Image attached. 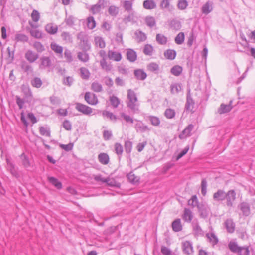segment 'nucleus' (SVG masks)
<instances>
[{"label": "nucleus", "mask_w": 255, "mask_h": 255, "mask_svg": "<svg viewBox=\"0 0 255 255\" xmlns=\"http://www.w3.org/2000/svg\"><path fill=\"white\" fill-rule=\"evenodd\" d=\"M126 104L127 107L130 109L133 113H136L139 112V103L136 94L131 89L128 90Z\"/></svg>", "instance_id": "1"}, {"label": "nucleus", "mask_w": 255, "mask_h": 255, "mask_svg": "<svg viewBox=\"0 0 255 255\" xmlns=\"http://www.w3.org/2000/svg\"><path fill=\"white\" fill-rule=\"evenodd\" d=\"M236 199V193L234 190H230L226 193V205L227 207L231 208L233 206L234 201Z\"/></svg>", "instance_id": "2"}, {"label": "nucleus", "mask_w": 255, "mask_h": 255, "mask_svg": "<svg viewBox=\"0 0 255 255\" xmlns=\"http://www.w3.org/2000/svg\"><path fill=\"white\" fill-rule=\"evenodd\" d=\"M136 123L134 125V128L137 132L144 133L149 132L151 129L146 125L142 121L135 120Z\"/></svg>", "instance_id": "3"}, {"label": "nucleus", "mask_w": 255, "mask_h": 255, "mask_svg": "<svg viewBox=\"0 0 255 255\" xmlns=\"http://www.w3.org/2000/svg\"><path fill=\"white\" fill-rule=\"evenodd\" d=\"M75 109L85 115H89L93 112L92 108L80 103H76L75 104Z\"/></svg>", "instance_id": "4"}, {"label": "nucleus", "mask_w": 255, "mask_h": 255, "mask_svg": "<svg viewBox=\"0 0 255 255\" xmlns=\"http://www.w3.org/2000/svg\"><path fill=\"white\" fill-rule=\"evenodd\" d=\"M197 208L200 213V216L202 218H206L208 217L210 212V208L208 206L204 203H200Z\"/></svg>", "instance_id": "5"}, {"label": "nucleus", "mask_w": 255, "mask_h": 255, "mask_svg": "<svg viewBox=\"0 0 255 255\" xmlns=\"http://www.w3.org/2000/svg\"><path fill=\"white\" fill-rule=\"evenodd\" d=\"M84 98L87 103L91 105H95L98 103V99L96 94L90 92L85 93Z\"/></svg>", "instance_id": "6"}, {"label": "nucleus", "mask_w": 255, "mask_h": 255, "mask_svg": "<svg viewBox=\"0 0 255 255\" xmlns=\"http://www.w3.org/2000/svg\"><path fill=\"white\" fill-rule=\"evenodd\" d=\"M40 61L39 67L40 69H45L52 65V61L49 57L42 56L40 58Z\"/></svg>", "instance_id": "7"}, {"label": "nucleus", "mask_w": 255, "mask_h": 255, "mask_svg": "<svg viewBox=\"0 0 255 255\" xmlns=\"http://www.w3.org/2000/svg\"><path fill=\"white\" fill-rule=\"evenodd\" d=\"M25 58L30 63H32L38 59L39 55L34 51L28 50L25 53Z\"/></svg>", "instance_id": "8"}, {"label": "nucleus", "mask_w": 255, "mask_h": 255, "mask_svg": "<svg viewBox=\"0 0 255 255\" xmlns=\"http://www.w3.org/2000/svg\"><path fill=\"white\" fill-rule=\"evenodd\" d=\"M192 226L193 232L195 236H203L204 232L200 227L198 221L196 219L192 222Z\"/></svg>", "instance_id": "9"}, {"label": "nucleus", "mask_w": 255, "mask_h": 255, "mask_svg": "<svg viewBox=\"0 0 255 255\" xmlns=\"http://www.w3.org/2000/svg\"><path fill=\"white\" fill-rule=\"evenodd\" d=\"M106 3L105 0H99L97 3L92 6L90 9L91 12L93 14H96L99 13L102 8L104 7V5Z\"/></svg>", "instance_id": "10"}, {"label": "nucleus", "mask_w": 255, "mask_h": 255, "mask_svg": "<svg viewBox=\"0 0 255 255\" xmlns=\"http://www.w3.org/2000/svg\"><path fill=\"white\" fill-rule=\"evenodd\" d=\"M238 208L242 211L243 216H248L251 213L250 205L247 202H241L238 205Z\"/></svg>", "instance_id": "11"}, {"label": "nucleus", "mask_w": 255, "mask_h": 255, "mask_svg": "<svg viewBox=\"0 0 255 255\" xmlns=\"http://www.w3.org/2000/svg\"><path fill=\"white\" fill-rule=\"evenodd\" d=\"M107 57L110 60L119 62L122 59V56L120 52L113 50H109Z\"/></svg>", "instance_id": "12"}, {"label": "nucleus", "mask_w": 255, "mask_h": 255, "mask_svg": "<svg viewBox=\"0 0 255 255\" xmlns=\"http://www.w3.org/2000/svg\"><path fill=\"white\" fill-rule=\"evenodd\" d=\"M182 249L183 252L186 255H192L193 253L192 243L189 241H186L182 243Z\"/></svg>", "instance_id": "13"}, {"label": "nucleus", "mask_w": 255, "mask_h": 255, "mask_svg": "<svg viewBox=\"0 0 255 255\" xmlns=\"http://www.w3.org/2000/svg\"><path fill=\"white\" fill-rule=\"evenodd\" d=\"M194 128V125L192 124H189L186 128L182 131L181 134L179 135V137L181 139H185L188 136L191 135V131Z\"/></svg>", "instance_id": "14"}, {"label": "nucleus", "mask_w": 255, "mask_h": 255, "mask_svg": "<svg viewBox=\"0 0 255 255\" xmlns=\"http://www.w3.org/2000/svg\"><path fill=\"white\" fill-rule=\"evenodd\" d=\"M182 218L185 222H191L193 218V214L191 210L187 208H184Z\"/></svg>", "instance_id": "15"}, {"label": "nucleus", "mask_w": 255, "mask_h": 255, "mask_svg": "<svg viewBox=\"0 0 255 255\" xmlns=\"http://www.w3.org/2000/svg\"><path fill=\"white\" fill-rule=\"evenodd\" d=\"M226 193L223 190L219 189L214 193L213 199L217 202H222L225 200Z\"/></svg>", "instance_id": "16"}, {"label": "nucleus", "mask_w": 255, "mask_h": 255, "mask_svg": "<svg viewBox=\"0 0 255 255\" xmlns=\"http://www.w3.org/2000/svg\"><path fill=\"white\" fill-rule=\"evenodd\" d=\"M224 225L228 233H232L234 232L235 224L232 219H227L225 221Z\"/></svg>", "instance_id": "17"}, {"label": "nucleus", "mask_w": 255, "mask_h": 255, "mask_svg": "<svg viewBox=\"0 0 255 255\" xmlns=\"http://www.w3.org/2000/svg\"><path fill=\"white\" fill-rule=\"evenodd\" d=\"M232 103V101H230L229 104L226 105L223 103L221 104L218 109V113L223 114L230 112L232 109V106H231Z\"/></svg>", "instance_id": "18"}, {"label": "nucleus", "mask_w": 255, "mask_h": 255, "mask_svg": "<svg viewBox=\"0 0 255 255\" xmlns=\"http://www.w3.org/2000/svg\"><path fill=\"white\" fill-rule=\"evenodd\" d=\"M45 29L48 33L51 35H54L57 32L58 27L53 23H50L46 25Z\"/></svg>", "instance_id": "19"}, {"label": "nucleus", "mask_w": 255, "mask_h": 255, "mask_svg": "<svg viewBox=\"0 0 255 255\" xmlns=\"http://www.w3.org/2000/svg\"><path fill=\"white\" fill-rule=\"evenodd\" d=\"M20 67L22 71L27 74L33 72V69L31 65L25 61H21L20 63Z\"/></svg>", "instance_id": "20"}, {"label": "nucleus", "mask_w": 255, "mask_h": 255, "mask_svg": "<svg viewBox=\"0 0 255 255\" xmlns=\"http://www.w3.org/2000/svg\"><path fill=\"white\" fill-rule=\"evenodd\" d=\"M127 58L130 62H135L137 59L136 52L131 49H128L127 52Z\"/></svg>", "instance_id": "21"}, {"label": "nucleus", "mask_w": 255, "mask_h": 255, "mask_svg": "<svg viewBox=\"0 0 255 255\" xmlns=\"http://www.w3.org/2000/svg\"><path fill=\"white\" fill-rule=\"evenodd\" d=\"M134 74L136 78L140 80H144L147 77L146 73L142 69H136L134 71Z\"/></svg>", "instance_id": "22"}, {"label": "nucleus", "mask_w": 255, "mask_h": 255, "mask_svg": "<svg viewBox=\"0 0 255 255\" xmlns=\"http://www.w3.org/2000/svg\"><path fill=\"white\" fill-rule=\"evenodd\" d=\"M172 228L175 232H178L182 230L181 220L179 218L175 219L172 223Z\"/></svg>", "instance_id": "23"}, {"label": "nucleus", "mask_w": 255, "mask_h": 255, "mask_svg": "<svg viewBox=\"0 0 255 255\" xmlns=\"http://www.w3.org/2000/svg\"><path fill=\"white\" fill-rule=\"evenodd\" d=\"M182 90V86L180 83H173L170 85V92L172 94H178Z\"/></svg>", "instance_id": "24"}, {"label": "nucleus", "mask_w": 255, "mask_h": 255, "mask_svg": "<svg viewBox=\"0 0 255 255\" xmlns=\"http://www.w3.org/2000/svg\"><path fill=\"white\" fill-rule=\"evenodd\" d=\"M164 55L166 59L172 60L176 57V52L174 50L169 49L164 51Z\"/></svg>", "instance_id": "25"}, {"label": "nucleus", "mask_w": 255, "mask_h": 255, "mask_svg": "<svg viewBox=\"0 0 255 255\" xmlns=\"http://www.w3.org/2000/svg\"><path fill=\"white\" fill-rule=\"evenodd\" d=\"M136 39L138 42L145 41L147 39L146 35L140 30H137L135 32Z\"/></svg>", "instance_id": "26"}, {"label": "nucleus", "mask_w": 255, "mask_h": 255, "mask_svg": "<svg viewBox=\"0 0 255 255\" xmlns=\"http://www.w3.org/2000/svg\"><path fill=\"white\" fill-rule=\"evenodd\" d=\"M7 162V170L10 171L11 174L14 176H17L18 173L15 169L14 165L10 162L9 159H6Z\"/></svg>", "instance_id": "27"}, {"label": "nucleus", "mask_w": 255, "mask_h": 255, "mask_svg": "<svg viewBox=\"0 0 255 255\" xmlns=\"http://www.w3.org/2000/svg\"><path fill=\"white\" fill-rule=\"evenodd\" d=\"M143 7L146 9H153L156 8V4L154 0H146L143 2Z\"/></svg>", "instance_id": "28"}, {"label": "nucleus", "mask_w": 255, "mask_h": 255, "mask_svg": "<svg viewBox=\"0 0 255 255\" xmlns=\"http://www.w3.org/2000/svg\"><path fill=\"white\" fill-rule=\"evenodd\" d=\"M98 158L99 161L103 165H107L109 162V157L107 153H101Z\"/></svg>", "instance_id": "29"}, {"label": "nucleus", "mask_w": 255, "mask_h": 255, "mask_svg": "<svg viewBox=\"0 0 255 255\" xmlns=\"http://www.w3.org/2000/svg\"><path fill=\"white\" fill-rule=\"evenodd\" d=\"M156 40L157 42L160 45H165L168 42L167 37L162 34H157L156 35Z\"/></svg>", "instance_id": "30"}, {"label": "nucleus", "mask_w": 255, "mask_h": 255, "mask_svg": "<svg viewBox=\"0 0 255 255\" xmlns=\"http://www.w3.org/2000/svg\"><path fill=\"white\" fill-rule=\"evenodd\" d=\"M49 182L57 189H60L62 187V183L57 178L54 177H49L48 178Z\"/></svg>", "instance_id": "31"}, {"label": "nucleus", "mask_w": 255, "mask_h": 255, "mask_svg": "<svg viewBox=\"0 0 255 255\" xmlns=\"http://www.w3.org/2000/svg\"><path fill=\"white\" fill-rule=\"evenodd\" d=\"M168 22L169 26L173 29L178 30L181 27V23L177 20L172 19Z\"/></svg>", "instance_id": "32"}, {"label": "nucleus", "mask_w": 255, "mask_h": 255, "mask_svg": "<svg viewBox=\"0 0 255 255\" xmlns=\"http://www.w3.org/2000/svg\"><path fill=\"white\" fill-rule=\"evenodd\" d=\"M147 118L151 124L153 126L158 127L160 126L161 122L158 117L154 116H149L147 117Z\"/></svg>", "instance_id": "33"}, {"label": "nucleus", "mask_w": 255, "mask_h": 255, "mask_svg": "<svg viewBox=\"0 0 255 255\" xmlns=\"http://www.w3.org/2000/svg\"><path fill=\"white\" fill-rule=\"evenodd\" d=\"M212 3L208 1L202 7L201 10L203 14H208L212 10Z\"/></svg>", "instance_id": "34"}, {"label": "nucleus", "mask_w": 255, "mask_h": 255, "mask_svg": "<svg viewBox=\"0 0 255 255\" xmlns=\"http://www.w3.org/2000/svg\"><path fill=\"white\" fill-rule=\"evenodd\" d=\"M50 46L51 48L53 51H54L56 53L60 54L61 56H62L63 48L61 46H60L55 43H52Z\"/></svg>", "instance_id": "35"}, {"label": "nucleus", "mask_w": 255, "mask_h": 255, "mask_svg": "<svg viewBox=\"0 0 255 255\" xmlns=\"http://www.w3.org/2000/svg\"><path fill=\"white\" fill-rule=\"evenodd\" d=\"M160 7L162 9H166L169 11L173 9V6L170 4L169 0H162Z\"/></svg>", "instance_id": "36"}, {"label": "nucleus", "mask_w": 255, "mask_h": 255, "mask_svg": "<svg viewBox=\"0 0 255 255\" xmlns=\"http://www.w3.org/2000/svg\"><path fill=\"white\" fill-rule=\"evenodd\" d=\"M30 83L33 87L36 88H40L43 83L42 80L40 78L37 77L32 79L31 80Z\"/></svg>", "instance_id": "37"}, {"label": "nucleus", "mask_w": 255, "mask_h": 255, "mask_svg": "<svg viewBox=\"0 0 255 255\" xmlns=\"http://www.w3.org/2000/svg\"><path fill=\"white\" fill-rule=\"evenodd\" d=\"M206 236L213 246L216 245L218 243V239L214 233H207Z\"/></svg>", "instance_id": "38"}, {"label": "nucleus", "mask_w": 255, "mask_h": 255, "mask_svg": "<svg viewBox=\"0 0 255 255\" xmlns=\"http://www.w3.org/2000/svg\"><path fill=\"white\" fill-rule=\"evenodd\" d=\"M199 203L196 195H193L188 201V205L192 208L197 207Z\"/></svg>", "instance_id": "39"}, {"label": "nucleus", "mask_w": 255, "mask_h": 255, "mask_svg": "<svg viewBox=\"0 0 255 255\" xmlns=\"http://www.w3.org/2000/svg\"><path fill=\"white\" fill-rule=\"evenodd\" d=\"M91 88L95 92H100L103 90L102 85L97 81H95L91 84Z\"/></svg>", "instance_id": "40"}, {"label": "nucleus", "mask_w": 255, "mask_h": 255, "mask_svg": "<svg viewBox=\"0 0 255 255\" xmlns=\"http://www.w3.org/2000/svg\"><path fill=\"white\" fill-rule=\"evenodd\" d=\"M127 178L129 182L133 184H135L139 182V178L136 176L132 172H130L127 175Z\"/></svg>", "instance_id": "41"}, {"label": "nucleus", "mask_w": 255, "mask_h": 255, "mask_svg": "<svg viewBox=\"0 0 255 255\" xmlns=\"http://www.w3.org/2000/svg\"><path fill=\"white\" fill-rule=\"evenodd\" d=\"M145 22L150 28L153 27L156 25V21L154 17L151 16H147L145 17Z\"/></svg>", "instance_id": "42"}, {"label": "nucleus", "mask_w": 255, "mask_h": 255, "mask_svg": "<svg viewBox=\"0 0 255 255\" xmlns=\"http://www.w3.org/2000/svg\"><path fill=\"white\" fill-rule=\"evenodd\" d=\"M182 67L179 65L173 66L170 70L171 73L175 76H179L182 72Z\"/></svg>", "instance_id": "43"}, {"label": "nucleus", "mask_w": 255, "mask_h": 255, "mask_svg": "<svg viewBox=\"0 0 255 255\" xmlns=\"http://www.w3.org/2000/svg\"><path fill=\"white\" fill-rule=\"evenodd\" d=\"M114 148L115 153L120 159L123 152V147L122 145L119 143H116L114 145Z\"/></svg>", "instance_id": "44"}, {"label": "nucleus", "mask_w": 255, "mask_h": 255, "mask_svg": "<svg viewBox=\"0 0 255 255\" xmlns=\"http://www.w3.org/2000/svg\"><path fill=\"white\" fill-rule=\"evenodd\" d=\"M15 40L17 42H27L28 40V37L27 35L22 33H17L15 36Z\"/></svg>", "instance_id": "45"}, {"label": "nucleus", "mask_w": 255, "mask_h": 255, "mask_svg": "<svg viewBox=\"0 0 255 255\" xmlns=\"http://www.w3.org/2000/svg\"><path fill=\"white\" fill-rule=\"evenodd\" d=\"M100 66L102 68L106 71H110L112 70V66L106 61V59H102L100 62Z\"/></svg>", "instance_id": "46"}, {"label": "nucleus", "mask_w": 255, "mask_h": 255, "mask_svg": "<svg viewBox=\"0 0 255 255\" xmlns=\"http://www.w3.org/2000/svg\"><path fill=\"white\" fill-rule=\"evenodd\" d=\"M185 39L184 33L182 32L178 33L175 38V42L178 45L182 44Z\"/></svg>", "instance_id": "47"}, {"label": "nucleus", "mask_w": 255, "mask_h": 255, "mask_svg": "<svg viewBox=\"0 0 255 255\" xmlns=\"http://www.w3.org/2000/svg\"><path fill=\"white\" fill-rule=\"evenodd\" d=\"M164 115L167 119H173L175 116V111L171 108H168L165 111Z\"/></svg>", "instance_id": "48"}, {"label": "nucleus", "mask_w": 255, "mask_h": 255, "mask_svg": "<svg viewBox=\"0 0 255 255\" xmlns=\"http://www.w3.org/2000/svg\"><path fill=\"white\" fill-rule=\"evenodd\" d=\"M111 105L113 108H117L120 104V99L116 96L113 95L110 97L109 99Z\"/></svg>", "instance_id": "49"}, {"label": "nucleus", "mask_w": 255, "mask_h": 255, "mask_svg": "<svg viewBox=\"0 0 255 255\" xmlns=\"http://www.w3.org/2000/svg\"><path fill=\"white\" fill-rule=\"evenodd\" d=\"M154 51L153 46L150 44H146L143 49V53L146 55L151 56Z\"/></svg>", "instance_id": "50"}, {"label": "nucleus", "mask_w": 255, "mask_h": 255, "mask_svg": "<svg viewBox=\"0 0 255 255\" xmlns=\"http://www.w3.org/2000/svg\"><path fill=\"white\" fill-rule=\"evenodd\" d=\"M94 41L96 46H99L101 48H103L105 47V42L102 37L97 36L95 37Z\"/></svg>", "instance_id": "51"}, {"label": "nucleus", "mask_w": 255, "mask_h": 255, "mask_svg": "<svg viewBox=\"0 0 255 255\" xmlns=\"http://www.w3.org/2000/svg\"><path fill=\"white\" fill-rule=\"evenodd\" d=\"M78 58L83 62L88 61L89 57L86 52H79L77 54Z\"/></svg>", "instance_id": "52"}, {"label": "nucleus", "mask_w": 255, "mask_h": 255, "mask_svg": "<svg viewBox=\"0 0 255 255\" xmlns=\"http://www.w3.org/2000/svg\"><path fill=\"white\" fill-rule=\"evenodd\" d=\"M81 76L83 79H88L90 73L89 71L85 67H82L80 69Z\"/></svg>", "instance_id": "53"}, {"label": "nucleus", "mask_w": 255, "mask_h": 255, "mask_svg": "<svg viewBox=\"0 0 255 255\" xmlns=\"http://www.w3.org/2000/svg\"><path fill=\"white\" fill-rule=\"evenodd\" d=\"M121 117L127 123L132 124L134 122V119L130 116L122 112L120 113Z\"/></svg>", "instance_id": "54"}, {"label": "nucleus", "mask_w": 255, "mask_h": 255, "mask_svg": "<svg viewBox=\"0 0 255 255\" xmlns=\"http://www.w3.org/2000/svg\"><path fill=\"white\" fill-rule=\"evenodd\" d=\"M109 14L114 17H116L119 13V8L114 5L110 6L108 8Z\"/></svg>", "instance_id": "55"}, {"label": "nucleus", "mask_w": 255, "mask_h": 255, "mask_svg": "<svg viewBox=\"0 0 255 255\" xmlns=\"http://www.w3.org/2000/svg\"><path fill=\"white\" fill-rule=\"evenodd\" d=\"M102 115L104 117H106L112 121H116L117 119L116 116L109 111L104 110L102 112Z\"/></svg>", "instance_id": "56"}, {"label": "nucleus", "mask_w": 255, "mask_h": 255, "mask_svg": "<svg viewBox=\"0 0 255 255\" xmlns=\"http://www.w3.org/2000/svg\"><path fill=\"white\" fill-rule=\"evenodd\" d=\"M228 247L232 252L237 253L240 248L235 242H230L228 244Z\"/></svg>", "instance_id": "57"}, {"label": "nucleus", "mask_w": 255, "mask_h": 255, "mask_svg": "<svg viewBox=\"0 0 255 255\" xmlns=\"http://www.w3.org/2000/svg\"><path fill=\"white\" fill-rule=\"evenodd\" d=\"M87 27L90 29H93L96 26V22L93 16H90L87 19Z\"/></svg>", "instance_id": "58"}, {"label": "nucleus", "mask_w": 255, "mask_h": 255, "mask_svg": "<svg viewBox=\"0 0 255 255\" xmlns=\"http://www.w3.org/2000/svg\"><path fill=\"white\" fill-rule=\"evenodd\" d=\"M33 47L36 50V51L38 52L41 53L45 51V48L44 46L43 45V44L38 41H36L33 43Z\"/></svg>", "instance_id": "59"}, {"label": "nucleus", "mask_w": 255, "mask_h": 255, "mask_svg": "<svg viewBox=\"0 0 255 255\" xmlns=\"http://www.w3.org/2000/svg\"><path fill=\"white\" fill-rule=\"evenodd\" d=\"M106 180L108 181L105 183L107 184V185L111 187H116L119 188L120 187V184L119 182H117L116 180L113 179H110L108 177L106 178Z\"/></svg>", "instance_id": "60"}, {"label": "nucleus", "mask_w": 255, "mask_h": 255, "mask_svg": "<svg viewBox=\"0 0 255 255\" xmlns=\"http://www.w3.org/2000/svg\"><path fill=\"white\" fill-rule=\"evenodd\" d=\"M61 37L63 40H64L66 43H72V37L71 35L69 32H63L61 34Z\"/></svg>", "instance_id": "61"}, {"label": "nucleus", "mask_w": 255, "mask_h": 255, "mask_svg": "<svg viewBox=\"0 0 255 255\" xmlns=\"http://www.w3.org/2000/svg\"><path fill=\"white\" fill-rule=\"evenodd\" d=\"M188 5V3L186 0H179L177 4V7L180 10L185 9Z\"/></svg>", "instance_id": "62"}, {"label": "nucleus", "mask_w": 255, "mask_h": 255, "mask_svg": "<svg viewBox=\"0 0 255 255\" xmlns=\"http://www.w3.org/2000/svg\"><path fill=\"white\" fill-rule=\"evenodd\" d=\"M20 157L22 160V165L23 166L26 168L29 167L30 166V163L28 158L24 153H22Z\"/></svg>", "instance_id": "63"}, {"label": "nucleus", "mask_w": 255, "mask_h": 255, "mask_svg": "<svg viewBox=\"0 0 255 255\" xmlns=\"http://www.w3.org/2000/svg\"><path fill=\"white\" fill-rule=\"evenodd\" d=\"M237 253L239 255H249L250 251L248 247H240Z\"/></svg>", "instance_id": "64"}]
</instances>
